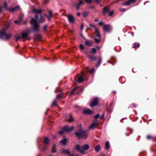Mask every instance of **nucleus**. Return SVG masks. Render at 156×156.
Segmentation results:
<instances>
[{
    "label": "nucleus",
    "instance_id": "obj_34",
    "mask_svg": "<svg viewBox=\"0 0 156 156\" xmlns=\"http://www.w3.org/2000/svg\"><path fill=\"white\" fill-rule=\"evenodd\" d=\"M134 45L133 47V48H138L139 46H140V44H136V43H134Z\"/></svg>",
    "mask_w": 156,
    "mask_h": 156
},
{
    "label": "nucleus",
    "instance_id": "obj_50",
    "mask_svg": "<svg viewBox=\"0 0 156 156\" xmlns=\"http://www.w3.org/2000/svg\"><path fill=\"white\" fill-rule=\"evenodd\" d=\"M104 118V115H102L100 117V119H103Z\"/></svg>",
    "mask_w": 156,
    "mask_h": 156
},
{
    "label": "nucleus",
    "instance_id": "obj_23",
    "mask_svg": "<svg viewBox=\"0 0 156 156\" xmlns=\"http://www.w3.org/2000/svg\"><path fill=\"white\" fill-rule=\"evenodd\" d=\"M95 150L97 152H98L100 149V146L99 145H98L95 147Z\"/></svg>",
    "mask_w": 156,
    "mask_h": 156
},
{
    "label": "nucleus",
    "instance_id": "obj_38",
    "mask_svg": "<svg viewBox=\"0 0 156 156\" xmlns=\"http://www.w3.org/2000/svg\"><path fill=\"white\" fill-rule=\"evenodd\" d=\"M88 15L87 12H84L83 13V17H86Z\"/></svg>",
    "mask_w": 156,
    "mask_h": 156
},
{
    "label": "nucleus",
    "instance_id": "obj_43",
    "mask_svg": "<svg viewBox=\"0 0 156 156\" xmlns=\"http://www.w3.org/2000/svg\"><path fill=\"white\" fill-rule=\"evenodd\" d=\"M120 12H125L126 11V9L124 8L120 9H119Z\"/></svg>",
    "mask_w": 156,
    "mask_h": 156
},
{
    "label": "nucleus",
    "instance_id": "obj_55",
    "mask_svg": "<svg viewBox=\"0 0 156 156\" xmlns=\"http://www.w3.org/2000/svg\"><path fill=\"white\" fill-rule=\"evenodd\" d=\"M35 18L37 20L38 19V16L37 15L35 16Z\"/></svg>",
    "mask_w": 156,
    "mask_h": 156
},
{
    "label": "nucleus",
    "instance_id": "obj_56",
    "mask_svg": "<svg viewBox=\"0 0 156 156\" xmlns=\"http://www.w3.org/2000/svg\"><path fill=\"white\" fill-rule=\"evenodd\" d=\"M2 7L0 6V12H2Z\"/></svg>",
    "mask_w": 156,
    "mask_h": 156
},
{
    "label": "nucleus",
    "instance_id": "obj_31",
    "mask_svg": "<svg viewBox=\"0 0 156 156\" xmlns=\"http://www.w3.org/2000/svg\"><path fill=\"white\" fill-rule=\"evenodd\" d=\"M57 103V101L55 100H54L52 103V104L51 105V106H55L56 105Z\"/></svg>",
    "mask_w": 156,
    "mask_h": 156
},
{
    "label": "nucleus",
    "instance_id": "obj_59",
    "mask_svg": "<svg viewBox=\"0 0 156 156\" xmlns=\"http://www.w3.org/2000/svg\"><path fill=\"white\" fill-rule=\"evenodd\" d=\"M126 135H127V136H128V135L127 134V133H126Z\"/></svg>",
    "mask_w": 156,
    "mask_h": 156
},
{
    "label": "nucleus",
    "instance_id": "obj_16",
    "mask_svg": "<svg viewBox=\"0 0 156 156\" xmlns=\"http://www.w3.org/2000/svg\"><path fill=\"white\" fill-rule=\"evenodd\" d=\"M110 25H105L103 26L104 30L106 31H108L110 30Z\"/></svg>",
    "mask_w": 156,
    "mask_h": 156
},
{
    "label": "nucleus",
    "instance_id": "obj_41",
    "mask_svg": "<svg viewBox=\"0 0 156 156\" xmlns=\"http://www.w3.org/2000/svg\"><path fill=\"white\" fill-rule=\"evenodd\" d=\"M47 27V26L46 25H44L43 27V30L44 31H46Z\"/></svg>",
    "mask_w": 156,
    "mask_h": 156
},
{
    "label": "nucleus",
    "instance_id": "obj_52",
    "mask_svg": "<svg viewBox=\"0 0 156 156\" xmlns=\"http://www.w3.org/2000/svg\"><path fill=\"white\" fill-rule=\"evenodd\" d=\"M44 16H45L47 17L48 18V19H49V20H50V17L49 16H47L46 15V14H44Z\"/></svg>",
    "mask_w": 156,
    "mask_h": 156
},
{
    "label": "nucleus",
    "instance_id": "obj_26",
    "mask_svg": "<svg viewBox=\"0 0 156 156\" xmlns=\"http://www.w3.org/2000/svg\"><path fill=\"white\" fill-rule=\"evenodd\" d=\"M101 61L102 60L101 58H99L98 62L96 65V66L97 67H98L100 65L101 63Z\"/></svg>",
    "mask_w": 156,
    "mask_h": 156
},
{
    "label": "nucleus",
    "instance_id": "obj_54",
    "mask_svg": "<svg viewBox=\"0 0 156 156\" xmlns=\"http://www.w3.org/2000/svg\"><path fill=\"white\" fill-rule=\"evenodd\" d=\"M68 156H79L78 155H74L73 154H71V155H69Z\"/></svg>",
    "mask_w": 156,
    "mask_h": 156
},
{
    "label": "nucleus",
    "instance_id": "obj_48",
    "mask_svg": "<svg viewBox=\"0 0 156 156\" xmlns=\"http://www.w3.org/2000/svg\"><path fill=\"white\" fill-rule=\"evenodd\" d=\"M94 68H93L90 69V73H92L94 72Z\"/></svg>",
    "mask_w": 156,
    "mask_h": 156
},
{
    "label": "nucleus",
    "instance_id": "obj_27",
    "mask_svg": "<svg viewBox=\"0 0 156 156\" xmlns=\"http://www.w3.org/2000/svg\"><path fill=\"white\" fill-rule=\"evenodd\" d=\"M85 44L86 45L89 46H92V43L86 40L85 41Z\"/></svg>",
    "mask_w": 156,
    "mask_h": 156
},
{
    "label": "nucleus",
    "instance_id": "obj_29",
    "mask_svg": "<svg viewBox=\"0 0 156 156\" xmlns=\"http://www.w3.org/2000/svg\"><path fill=\"white\" fill-rule=\"evenodd\" d=\"M3 8L5 10H7V4L6 2H5L4 3V5L3 6Z\"/></svg>",
    "mask_w": 156,
    "mask_h": 156
},
{
    "label": "nucleus",
    "instance_id": "obj_14",
    "mask_svg": "<svg viewBox=\"0 0 156 156\" xmlns=\"http://www.w3.org/2000/svg\"><path fill=\"white\" fill-rule=\"evenodd\" d=\"M98 125V123L97 122H94L89 126V128L90 129H92L97 126Z\"/></svg>",
    "mask_w": 156,
    "mask_h": 156
},
{
    "label": "nucleus",
    "instance_id": "obj_9",
    "mask_svg": "<svg viewBox=\"0 0 156 156\" xmlns=\"http://www.w3.org/2000/svg\"><path fill=\"white\" fill-rule=\"evenodd\" d=\"M66 16L67 17L68 20L70 23H73L74 21V19L73 16L71 14L66 15Z\"/></svg>",
    "mask_w": 156,
    "mask_h": 156
},
{
    "label": "nucleus",
    "instance_id": "obj_17",
    "mask_svg": "<svg viewBox=\"0 0 156 156\" xmlns=\"http://www.w3.org/2000/svg\"><path fill=\"white\" fill-rule=\"evenodd\" d=\"M61 152L62 153L66 154H69L70 153L69 151L67 149H62L61 150Z\"/></svg>",
    "mask_w": 156,
    "mask_h": 156
},
{
    "label": "nucleus",
    "instance_id": "obj_57",
    "mask_svg": "<svg viewBox=\"0 0 156 156\" xmlns=\"http://www.w3.org/2000/svg\"><path fill=\"white\" fill-rule=\"evenodd\" d=\"M98 19H95L94 20V21L95 22H98Z\"/></svg>",
    "mask_w": 156,
    "mask_h": 156
},
{
    "label": "nucleus",
    "instance_id": "obj_53",
    "mask_svg": "<svg viewBox=\"0 0 156 156\" xmlns=\"http://www.w3.org/2000/svg\"><path fill=\"white\" fill-rule=\"evenodd\" d=\"M77 15L78 16H80V12H77Z\"/></svg>",
    "mask_w": 156,
    "mask_h": 156
},
{
    "label": "nucleus",
    "instance_id": "obj_12",
    "mask_svg": "<svg viewBox=\"0 0 156 156\" xmlns=\"http://www.w3.org/2000/svg\"><path fill=\"white\" fill-rule=\"evenodd\" d=\"M83 3V1L81 0L78 3L75 5L76 9H79L80 5H82Z\"/></svg>",
    "mask_w": 156,
    "mask_h": 156
},
{
    "label": "nucleus",
    "instance_id": "obj_3",
    "mask_svg": "<svg viewBox=\"0 0 156 156\" xmlns=\"http://www.w3.org/2000/svg\"><path fill=\"white\" fill-rule=\"evenodd\" d=\"M75 149L81 153H83L84 151L87 150L89 148V146L87 144L85 145L82 147H80L78 145H76L75 147Z\"/></svg>",
    "mask_w": 156,
    "mask_h": 156
},
{
    "label": "nucleus",
    "instance_id": "obj_28",
    "mask_svg": "<svg viewBox=\"0 0 156 156\" xmlns=\"http://www.w3.org/2000/svg\"><path fill=\"white\" fill-rule=\"evenodd\" d=\"M45 21V19L42 16H41L40 19L38 20V22L42 23Z\"/></svg>",
    "mask_w": 156,
    "mask_h": 156
},
{
    "label": "nucleus",
    "instance_id": "obj_5",
    "mask_svg": "<svg viewBox=\"0 0 156 156\" xmlns=\"http://www.w3.org/2000/svg\"><path fill=\"white\" fill-rule=\"evenodd\" d=\"M29 35L28 32L23 33L21 34V36H17L16 38V41H17L18 40L25 41L26 40V38Z\"/></svg>",
    "mask_w": 156,
    "mask_h": 156
},
{
    "label": "nucleus",
    "instance_id": "obj_36",
    "mask_svg": "<svg viewBox=\"0 0 156 156\" xmlns=\"http://www.w3.org/2000/svg\"><path fill=\"white\" fill-rule=\"evenodd\" d=\"M55 145H54V146L53 147H52V152L53 153H54V152H56V150H55V149H54V148H55Z\"/></svg>",
    "mask_w": 156,
    "mask_h": 156
},
{
    "label": "nucleus",
    "instance_id": "obj_15",
    "mask_svg": "<svg viewBox=\"0 0 156 156\" xmlns=\"http://www.w3.org/2000/svg\"><path fill=\"white\" fill-rule=\"evenodd\" d=\"M88 58L90 59V61H93L96 60V58L95 56L91 55H88Z\"/></svg>",
    "mask_w": 156,
    "mask_h": 156
},
{
    "label": "nucleus",
    "instance_id": "obj_24",
    "mask_svg": "<svg viewBox=\"0 0 156 156\" xmlns=\"http://www.w3.org/2000/svg\"><path fill=\"white\" fill-rule=\"evenodd\" d=\"M67 139H65L61 141V143L62 145H65L66 144L67 142Z\"/></svg>",
    "mask_w": 156,
    "mask_h": 156
},
{
    "label": "nucleus",
    "instance_id": "obj_2",
    "mask_svg": "<svg viewBox=\"0 0 156 156\" xmlns=\"http://www.w3.org/2000/svg\"><path fill=\"white\" fill-rule=\"evenodd\" d=\"M30 22L33 28V29L32 30V32H34L39 31L40 30L39 27V25L37 23L36 20L33 18L31 19Z\"/></svg>",
    "mask_w": 156,
    "mask_h": 156
},
{
    "label": "nucleus",
    "instance_id": "obj_7",
    "mask_svg": "<svg viewBox=\"0 0 156 156\" xmlns=\"http://www.w3.org/2000/svg\"><path fill=\"white\" fill-rule=\"evenodd\" d=\"M95 37L94 38V41L96 43H98L100 40V36L99 34V32L98 29L95 27Z\"/></svg>",
    "mask_w": 156,
    "mask_h": 156
},
{
    "label": "nucleus",
    "instance_id": "obj_20",
    "mask_svg": "<svg viewBox=\"0 0 156 156\" xmlns=\"http://www.w3.org/2000/svg\"><path fill=\"white\" fill-rule=\"evenodd\" d=\"M62 94H59L57 95L56 97V99L58 101H59L62 98Z\"/></svg>",
    "mask_w": 156,
    "mask_h": 156
},
{
    "label": "nucleus",
    "instance_id": "obj_39",
    "mask_svg": "<svg viewBox=\"0 0 156 156\" xmlns=\"http://www.w3.org/2000/svg\"><path fill=\"white\" fill-rule=\"evenodd\" d=\"M21 19H20L19 20H15L14 21V22L15 23H20L21 22Z\"/></svg>",
    "mask_w": 156,
    "mask_h": 156
},
{
    "label": "nucleus",
    "instance_id": "obj_60",
    "mask_svg": "<svg viewBox=\"0 0 156 156\" xmlns=\"http://www.w3.org/2000/svg\"><path fill=\"white\" fill-rule=\"evenodd\" d=\"M54 156L52 155V156Z\"/></svg>",
    "mask_w": 156,
    "mask_h": 156
},
{
    "label": "nucleus",
    "instance_id": "obj_37",
    "mask_svg": "<svg viewBox=\"0 0 156 156\" xmlns=\"http://www.w3.org/2000/svg\"><path fill=\"white\" fill-rule=\"evenodd\" d=\"M80 48L81 50H83L84 48V46L81 44L80 45Z\"/></svg>",
    "mask_w": 156,
    "mask_h": 156
},
{
    "label": "nucleus",
    "instance_id": "obj_47",
    "mask_svg": "<svg viewBox=\"0 0 156 156\" xmlns=\"http://www.w3.org/2000/svg\"><path fill=\"white\" fill-rule=\"evenodd\" d=\"M103 24V22L102 21H100L98 23V24L100 25H102Z\"/></svg>",
    "mask_w": 156,
    "mask_h": 156
},
{
    "label": "nucleus",
    "instance_id": "obj_45",
    "mask_svg": "<svg viewBox=\"0 0 156 156\" xmlns=\"http://www.w3.org/2000/svg\"><path fill=\"white\" fill-rule=\"evenodd\" d=\"M113 11H111V12H110L109 13V16H111L113 14Z\"/></svg>",
    "mask_w": 156,
    "mask_h": 156
},
{
    "label": "nucleus",
    "instance_id": "obj_42",
    "mask_svg": "<svg viewBox=\"0 0 156 156\" xmlns=\"http://www.w3.org/2000/svg\"><path fill=\"white\" fill-rule=\"evenodd\" d=\"M48 13L49 14V15L50 16V17L51 18V17H52V12H51V11H50L49 10L48 11Z\"/></svg>",
    "mask_w": 156,
    "mask_h": 156
},
{
    "label": "nucleus",
    "instance_id": "obj_4",
    "mask_svg": "<svg viewBox=\"0 0 156 156\" xmlns=\"http://www.w3.org/2000/svg\"><path fill=\"white\" fill-rule=\"evenodd\" d=\"M76 136L79 138L85 139L87 138V134L85 131L80 130L75 133Z\"/></svg>",
    "mask_w": 156,
    "mask_h": 156
},
{
    "label": "nucleus",
    "instance_id": "obj_11",
    "mask_svg": "<svg viewBox=\"0 0 156 156\" xmlns=\"http://www.w3.org/2000/svg\"><path fill=\"white\" fill-rule=\"evenodd\" d=\"M42 10L41 9L37 10L34 7H33L32 9V12L33 13H36L37 14H41Z\"/></svg>",
    "mask_w": 156,
    "mask_h": 156
},
{
    "label": "nucleus",
    "instance_id": "obj_32",
    "mask_svg": "<svg viewBox=\"0 0 156 156\" xmlns=\"http://www.w3.org/2000/svg\"><path fill=\"white\" fill-rule=\"evenodd\" d=\"M78 88L77 87H75L73 88L72 90L71 91V95H73V94L74 92V91Z\"/></svg>",
    "mask_w": 156,
    "mask_h": 156
},
{
    "label": "nucleus",
    "instance_id": "obj_40",
    "mask_svg": "<svg viewBox=\"0 0 156 156\" xmlns=\"http://www.w3.org/2000/svg\"><path fill=\"white\" fill-rule=\"evenodd\" d=\"M85 1L87 3H90L91 2V0H85Z\"/></svg>",
    "mask_w": 156,
    "mask_h": 156
},
{
    "label": "nucleus",
    "instance_id": "obj_18",
    "mask_svg": "<svg viewBox=\"0 0 156 156\" xmlns=\"http://www.w3.org/2000/svg\"><path fill=\"white\" fill-rule=\"evenodd\" d=\"M19 9L20 7L19 6H16L13 8L9 9V10L11 12H13Z\"/></svg>",
    "mask_w": 156,
    "mask_h": 156
},
{
    "label": "nucleus",
    "instance_id": "obj_21",
    "mask_svg": "<svg viewBox=\"0 0 156 156\" xmlns=\"http://www.w3.org/2000/svg\"><path fill=\"white\" fill-rule=\"evenodd\" d=\"M83 75H82L81 76H80L78 79L77 80L79 82V83H81L83 81Z\"/></svg>",
    "mask_w": 156,
    "mask_h": 156
},
{
    "label": "nucleus",
    "instance_id": "obj_6",
    "mask_svg": "<svg viewBox=\"0 0 156 156\" xmlns=\"http://www.w3.org/2000/svg\"><path fill=\"white\" fill-rule=\"evenodd\" d=\"M73 129V126L69 127L67 126H65L62 128L61 131L59 132V133L62 135L65 132L71 131Z\"/></svg>",
    "mask_w": 156,
    "mask_h": 156
},
{
    "label": "nucleus",
    "instance_id": "obj_13",
    "mask_svg": "<svg viewBox=\"0 0 156 156\" xmlns=\"http://www.w3.org/2000/svg\"><path fill=\"white\" fill-rule=\"evenodd\" d=\"M92 112L88 108L85 109L83 111V113L85 114H91Z\"/></svg>",
    "mask_w": 156,
    "mask_h": 156
},
{
    "label": "nucleus",
    "instance_id": "obj_35",
    "mask_svg": "<svg viewBox=\"0 0 156 156\" xmlns=\"http://www.w3.org/2000/svg\"><path fill=\"white\" fill-rule=\"evenodd\" d=\"M73 118L71 116H70L69 119H68V121L69 122H71L73 120Z\"/></svg>",
    "mask_w": 156,
    "mask_h": 156
},
{
    "label": "nucleus",
    "instance_id": "obj_1",
    "mask_svg": "<svg viewBox=\"0 0 156 156\" xmlns=\"http://www.w3.org/2000/svg\"><path fill=\"white\" fill-rule=\"evenodd\" d=\"M7 28H4L2 30L0 31V38L5 40L9 39L12 36L11 34H7L6 33V30Z\"/></svg>",
    "mask_w": 156,
    "mask_h": 156
},
{
    "label": "nucleus",
    "instance_id": "obj_30",
    "mask_svg": "<svg viewBox=\"0 0 156 156\" xmlns=\"http://www.w3.org/2000/svg\"><path fill=\"white\" fill-rule=\"evenodd\" d=\"M96 52V49L94 48H92V51L90 52L91 53L93 54H95Z\"/></svg>",
    "mask_w": 156,
    "mask_h": 156
},
{
    "label": "nucleus",
    "instance_id": "obj_10",
    "mask_svg": "<svg viewBox=\"0 0 156 156\" xmlns=\"http://www.w3.org/2000/svg\"><path fill=\"white\" fill-rule=\"evenodd\" d=\"M136 2V0H128L124 2L123 5H129L130 4V3H134Z\"/></svg>",
    "mask_w": 156,
    "mask_h": 156
},
{
    "label": "nucleus",
    "instance_id": "obj_25",
    "mask_svg": "<svg viewBox=\"0 0 156 156\" xmlns=\"http://www.w3.org/2000/svg\"><path fill=\"white\" fill-rule=\"evenodd\" d=\"M44 142L46 144H48L49 142V140L48 137H46L44 140Z\"/></svg>",
    "mask_w": 156,
    "mask_h": 156
},
{
    "label": "nucleus",
    "instance_id": "obj_19",
    "mask_svg": "<svg viewBox=\"0 0 156 156\" xmlns=\"http://www.w3.org/2000/svg\"><path fill=\"white\" fill-rule=\"evenodd\" d=\"M109 10V9L108 7H105L103 8V14L105 15V13L108 12Z\"/></svg>",
    "mask_w": 156,
    "mask_h": 156
},
{
    "label": "nucleus",
    "instance_id": "obj_46",
    "mask_svg": "<svg viewBox=\"0 0 156 156\" xmlns=\"http://www.w3.org/2000/svg\"><path fill=\"white\" fill-rule=\"evenodd\" d=\"M99 116V114H98L94 116V118L95 119H97Z\"/></svg>",
    "mask_w": 156,
    "mask_h": 156
},
{
    "label": "nucleus",
    "instance_id": "obj_51",
    "mask_svg": "<svg viewBox=\"0 0 156 156\" xmlns=\"http://www.w3.org/2000/svg\"><path fill=\"white\" fill-rule=\"evenodd\" d=\"M147 138L148 139H150L151 138V136L150 135H148L147 137Z\"/></svg>",
    "mask_w": 156,
    "mask_h": 156
},
{
    "label": "nucleus",
    "instance_id": "obj_33",
    "mask_svg": "<svg viewBox=\"0 0 156 156\" xmlns=\"http://www.w3.org/2000/svg\"><path fill=\"white\" fill-rule=\"evenodd\" d=\"M35 37L37 39H39L41 38V35H35Z\"/></svg>",
    "mask_w": 156,
    "mask_h": 156
},
{
    "label": "nucleus",
    "instance_id": "obj_22",
    "mask_svg": "<svg viewBox=\"0 0 156 156\" xmlns=\"http://www.w3.org/2000/svg\"><path fill=\"white\" fill-rule=\"evenodd\" d=\"M110 147V145L108 141H107L105 143V148L106 150L108 149Z\"/></svg>",
    "mask_w": 156,
    "mask_h": 156
},
{
    "label": "nucleus",
    "instance_id": "obj_8",
    "mask_svg": "<svg viewBox=\"0 0 156 156\" xmlns=\"http://www.w3.org/2000/svg\"><path fill=\"white\" fill-rule=\"evenodd\" d=\"M98 98H94L91 104L90 105V106L91 107H93L98 105Z\"/></svg>",
    "mask_w": 156,
    "mask_h": 156
},
{
    "label": "nucleus",
    "instance_id": "obj_44",
    "mask_svg": "<svg viewBox=\"0 0 156 156\" xmlns=\"http://www.w3.org/2000/svg\"><path fill=\"white\" fill-rule=\"evenodd\" d=\"M102 1V0H95V2L98 3H100Z\"/></svg>",
    "mask_w": 156,
    "mask_h": 156
},
{
    "label": "nucleus",
    "instance_id": "obj_58",
    "mask_svg": "<svg viewBox=\"0 0 156 156\" xmlns=\"http://www.w3.org/2000/svg\"><path fill=\"white\" fill-rule=\"evenodd\" d=\"M133 106L134 107H136V105L134 104H133Z\"/></svg>",
    "mask_w": 156,
    "mask_h": 156
},
{
    "label": "nucleus",
    "instance_id": "obj_49",
    "mask_svg": "<svg viewBox=\"0 0 156 156\" xmlns=\"http://www.w3.org/2000/svg\"><path fill=\"white\" fill-rule=\"evenodd\" d=\"M83 24H82L81 26V27H80L81 30H83Z\"/></svg>",
    "mask_w": 156,
    "mask_h": 156
}]
</instances>
